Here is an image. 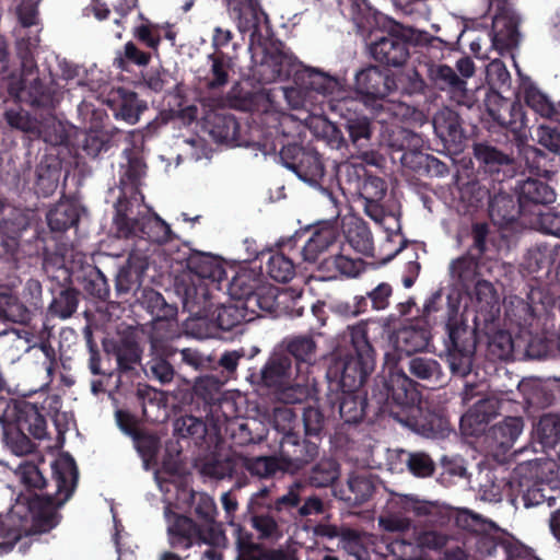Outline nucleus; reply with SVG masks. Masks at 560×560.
I'll return each instance as SVG.
<instances>
[{
  "label": "nucleus",
  "instance_id": "8",
  "mask_svg": "<svg viewBox=\"0 0 560 560\" xmlns=\"http://www.w3.org/2000/svg\"><path fill=\"white\" fill-rule=\"evenodd\" d=\"M457 526L471 532L469 545L475 548V553L480 557H491L498 549L509 547L502 541V532L492 522L483 520L480 515L468 510H460L455 515Z\"/></svg>",
  "mask_w": 560,
  "mask_h": 560
},
{
  "label": "nucleus",
  "instance_id": "28",
  "mask_svg": "<svg viewBox=\"0 0 560 560\" xmlns=\"http://www.w3.org/2000/svg\"><path fill=\"white\" fill-rule=\"evenodd\" d=\"M471 303L477 313L492 316L499 306V294L491 282L479 280L471 293Z\"/></svg>",
  "mask_w": 560,
  "mask_h": 560
},
{
  "label": "nucleus",
  "instance_id": "5",
  "mask_svg": "<svg viewBox=\"0 0 560 560\" xmlns=\"http://www.w3.org/2000/svg\"><path fill=\"white\" fill-rule=\"evenodd\" d=\"M377 322H361L349 327L353 354L336 363L340 370V382L348 390L360 387L375 368V352L371 346L372 332L381 330Z\"/></svg>",
  "mask_w": 560,
  "mask_h": 560
},
{
  "label": "nucleus",
  "instance_id": "55",
  "mask_svg": "<svg viewBox=\"0 0 560 560\" xmlns=\"http://www.w3.org/2000/svg\"><path fill=\"white\" fill-rule=\"evenodd\" d=\"M252 524L264 538H277L280 535L277 522L269 515L254 516Z\"/></svg>",
  "mask_w": 560,
  "mask_h": 560
},
{
  "label": "nucleus",
  "instance_id": "49",
  "mask_svg": "<svg viewBox=\"0 0 560 560\" xmlns=\"http://www.w3.org/2000/svg\"><path fill=\"white\" fill-rule=\"evenodd\" d=\"M490 352L501 359H509L513 353V340L511 334L505 330L495 331L489 341Z\"/></svg>",
  "mask_w": 560,
  "mask_h": 560
},
{
  "label": "nucleus",
  "instance_id": "9",
  "mask_svg": "<svg viewBox=\"0 0 560 560\" xmlns=\"http://www.w3.org/2000/svg\"><path fill=\"white\" fill-rule=\"evenodd\" d=\"M398 512H412L418 516L432 515L439 512L435 502L419 499L413 494L394 493L387 502V511L377 522L382 529L390 533H401L410 527V520Z\"/></svg>",
  "mask_w": 560,
  "mask_h": 560
},
{
  "label": "nucleus",
  "instance_id": "37",
  "mask_svg": "<svg viewBox=\"0 0 560 560\" xmlns=\"http://www.w3.org/2000/svg\"><path fill=\"white\" fill-rule=\"evenodd\" d=\"M110 138L112 136L107 130L95 125L85 132L82 148L88 155L95 158L108 149Z\"/></svg>",
  "mask_w": 560,
  "mask_h": 560
},
{
  "label": "nucleus",
  "instance_id": "42",
  "mask_svg": "<svg viewBox=\"0 0 560 560\" xmlns=\"http://www.w3.org/2000/svg\"><path fill=\"white\" fill-rule=\"evenodd\" d=\"M525 102L541 117L550 118L556 113V107L552 102L535 86L526 89Z\"/></svg>",
  "mask_w": 560,
  "mask_h": 560
},
{
  "label": "nucleus",
  "instance_id": "46",
  "mask_svg": "<svg viewBox=\"0 0 560 560\" xmlns=\"http://www.w3.org/2000/svg\"><path fill=\"white\" fill-rule=\"evenodd\" d=\"M116 421L122 432H125L128 435H131L135 439L136 446L140 452L142 451L143 445L148 443V452L143 454V456H149L154 452L155 441L153 439H144L137 436L136 430L133 429L132 418L128 413L121 410L116 411Z\"/></svg>",
  "mask_w": 560,
  "mask_h": 560
},
{
  "label": "nucleus",
  "instance_id": "36",
  "mask_svg": "<svg viewBox=\"0 0 560 560\" xmlns=\"http://www.w3.org/2000/svg\"><path fill=\"white\" fill-rule=\"evenodd\" d=\"M366 540L365 535L351 529H343L340 533L341 548L354 560H368Z\"/></svg>",
  "mask_w": 560,
  "mask_h": 560
},
{
  "label": "nucleus",
  "instance_id": "4",
  "mask_svg": "<svg viewBox=\"0 0 560 560\" xmlns=\"http://www.w3.org/2000/svg\"><path fill=\"white\" fill-rule=\"evenodd\" d=\"M262 383L284 404L304 401L313 387L308 371L293 365L289 355L273 354L261 370Z\"/></svg>",
  "mask_w": 560,
  "mask_h": 560
},
{
  "label": "nucleus",
  "instance_id": "61",
  "mask_svg": "<svg viewBox=\"0 0 560 560\" xmlns=\"http://www.w3.org/2000/svg\"><path fill=\"white\" fill-rule=\"evenodd\" d=\"M392 295V288L387 283L378 284L374 290L369 293L373 308L381 311L387 307L389 298Z\"/></svg>",
  "mask_w": 560,
  "mask_h": 560
},
{
  "label": "nucleus",
  "instance_id": "24",
  "mask_svg": "<svg viewBox=\"0 0 560 560\" xmlns=\"http://www.w3.org/2000/svg\"><path fill=\"white\" fill-rule=\"evenodd\" d=\"M80 215L79 205L69 199L59 201L47 214L52 231H65L74 225Z\"/></svg>",
  "mask_w": 560,
  "mask_h": 560
},
{
  "label": "nucleus",
  "instance_id": "38",
  "mask_svg": "<svg viewBox=\"0 0 560 560\" xmlns=\"http://www.w3.org/2000/svg\"><path fill=\"white\" fill-rule=\"evenodd\" d=\"M268 273L279 282H288L295 275L293 261L282 253H273L268 259Z\"/></svg>",
  "mask_w": 560,
  "mask_h": 560
},
{
  "label": "nucleus",
  "instance_id": "34",
  "mask_svg": "<svg viewBox=\"0 0 560 560\" xmlns=\"http://www.w3.org/2000/svg\"><path fill=\"white\" fill-rule=\"evenodd\" d=\"M535 435L544 447H555L560 442V417L542 416L535 427Z\"/></svg>",
  "mask_w": 560,
  "mask_h": 560
},
{
  "label": "nucleus",
  "instance_id": "35",
  "mask_svg": "<svg viewBox=\"0 0 560 560\" xmlns=\"http://www.w3.org/2000/svg\"><path fill=\"white\" fill-rule=\"evenodd\" d=\"M288 350L298 363L310 372L311 365L315 362L316 343L311 337H296L288 345Z\"/></svg>",
  "mask_w": 560,
  "mask_h": 560
},
{
  "label": "nucleus",
  "instance_id": "19",
  "mask_svg": "<svg viewBox=\"0 0 560 560\" xmlns=\"http://www.w3.org/2000/svg\"><path fill=\"white\" fill-rule=\"evenodd\" d=\"M345 236L347 244L355 252L365 256L373 255L374 246L371 232L360 219L351 217L345 221Z\"/></svg>",
  "mask_w": 560,
  "mask_h": 560
},
{
  "label": "nucleus",
  "instance_id": "26",
  "mask_svg": "<svg viewBox=\"0 0 560 560\" xmlns=\"http://www.w3.org/2000/svg\"><path fill=\"white\" fill-rule=\"evenodd\" d=\"M555 198V191L548 185L537 179L528 178L518 187V199L523 208L528 202L535 205L551 203Z\"/></svg>",
  "mask_w": 560,
  "mask_h": 560
},
{
  "label": "nucleus",
  "instance_id": "17",
  "mask_svg": "<svg viewBox=\"0 0 560 560\" xmlns=\"http://www.w3.org/2000/svg\"><path fill=\"white\" fill-rule=\"evenodd\" d=\"M446 328L448 330L450 339L453 343V347L448 349L446 355L450 370L454 375L464 377L471 371L472 350L468 348H459L457 343L459 328L455 327V324L453 323V318L451 316L446 324Z\"/></svg>",
  "mask_w": 560,
  "mask_h": 560
},
{
  "label": "nucleus",
  "instance_id": "54",
  "mask_svg": "<svg viewBox=\"0 0 560 560\" xmlns=\"http://www.w3.org/2000/svg\"><path fill=\"white\" fill-rule=\"evenodd\" d=\"M539 144L560 155V133L546 126H539L536 132Z\"/></svg>",
  "mask_w": 560,
  "mask_h": 560
},
{
  "label": "nucleus",
  "instance_id": "47",
  "mask_svg": "<svg viewBox=\"0 0 560 560\" xmlns=\"http://www.w3.org/2000/svg\"><path fill=\"white\" fill-rule=\"evenodd\" d=\"M477 260L471 256H464L451 264V275L453 278L466 284L472 281L477 273Z\"/></svg>",
  "mask_w": 560,
  "mask_h": 560
},
{
  "label": "nucleus",
  "instance_id": "13",
  "mask_svg": "<svg viewBox=\"0 0 560 560\" xmlns=\"http://www.w3.org/2000/svg\"><path fill=\"white\" fill-rule=\"evenodd\" d=\"M544 466H546V463L538 460L524 463L518 466L517 474L520 476L529 474L530 476L538 477V474L544 469ZM520 487L523 491L522 498L526 508L539 505L547 499L546 488L541 480L532 482L527 477H524L520 480Z\"/></svg>",
  "mask_w": 560,
  "mask_h": 560
},
{
  "label": "nucleus",
  "instance_id": "6",
  "mask_svg": "<svg viewBox=\"0 0 560 560\" xmlns=\"http://www.w3.org/2000/svg\"><path fill=\"white\" fill-rule=\"evenodd\" d=\"M170 513V506L167 505L165 516L168 523L167 532L172 547L187 549L195 544L205 542L210 547L203 552L202 560H222V553L218 548L225 545L226 538L220 528L211 526L208 534L205 535L190 518L185 516L172 517Z\"/></svg>",
  "mask_w": 560,
  "mask_h": 560
},
{
  "label": "nucleus",
  "instance_id": "33",
  "mask_svg": "<svg viewBox=\"0 0 560 560\" xmlns=\"http://www.w3.org/2000/svg\"><path fill=\"white\" fill-rule=\"evenodd\" d=\"M7 124L16 130L36 136L40 131V121L24 108L15 105L4 112Z\"/></svg>",
  "mask_w": 560,
  "mask_h": 560
},
{
  "label": "nucleus",
  "instance_id": "25",
  "mask_svg": "<svg viewBox=\"0 0 560 560\" xmlns=\"http://www.w3.org/2000/svg\"><path fill=\"white\" fill-rule=\"evenodd\" d=\"M335 238V230L330 226H324L315 231L303 247L304 260L319 265L323 260L320 256L332 245Z\"/></svg>",
  "mask_w": 560,
  "mask_h": 560
},
{
  "label": "nucleus",
  "instance_id": "20",
  "mask_svg": "<svg viewBox=\"0 0 560 560\" xmlns=\"http://www.w3.org/2000/svg\"><path fill=\"white\" fill-rule=\"evenodd\" d=\"M386 388L388 397L399 406H407L416 400L413 383L401 370L390 371Z\"/></svg>",
  "mask_w": 560,
  "mask_h": 560
},
{
  "label": "nucleus",
  "instance_id": "14",
  "mask_svg": "<svg viewBox=\"0 0 560 560\" xmlns=\"http://www.w3.org/2000/svg\"><path fill=\"white\" fill-rule=\"evenodd\" d=\"M518 20L510 12L497 14L492 21V46L500 52L517 46L520 34Z\"/></svg>",
  "mask_w": 560,
  "mask_h": 560
},
{
  "label": "nucleus",
  "instance_id": "30",
  "mask_svg": "<svg viewBox=\"0 0 560 560\" xmlns=\"http://www.w3.org/2000/svg\"><path fill=\"white\" fill-rule=\"evenodd\" d=\"M500 409H503V402L497 397L481 399L462 418V427L488 422Z\"/></svg>",
  "mask_w": 560,
  "mask_h": 560
},
{
  "label": "nucleus",
  "instance_id": "18",
  "mask_svg": "<svg viewBox=\"0 0 560 560\" xmlns=\"http://www.w3.org/2000/svg\"><path fill=\"white\" fill-rule=\"evenodd\" d=\"M323 272V279H337L339 276L354 278L363 270V261L353 259L346 254L325 257L317 267Z\"/></svg>",
  "mask_w": 560,
  "mask_h": 560
},
{
  "label": "nucleus",
  "instance_id": "44",
  "mask_svg": "<svg viewBox=\"0 0 560 560\" xmlns=\"http://www.w3.org/2000/svg\"><path fill=\"white\" fill-rule=\"evenodd\" d=\"M272 419L275 429L282 432L288 442L295 443V441L292 440V435L295 424L298 423V418L292 409L288 407L276 408Z\"/></svg>",
  "mask_w": 560,
  "mask_h": 560
},
{
  "label": "nucleus",
  "instance_id": "51",
  "mask_svg": "<svg viewBox=\"0 0 560 560\" xmlns=\"http://www.w3.org/2000/svg\"><path fill=\"white\" fill-rule=\"evenodd\" d=\"M20 298L31 314H33L35 310H38L42 305V284L39 281L28 279L20 293Z\"/></svg>",
  "mask_w": 560,
  "mask_h": 560
},
{
  "label": "nucleus",
  "instance_id": "2",
  "mask_svg": "<svg viewBox=\"0 0 560 560\" xmlns=\"http://www.w3.org/2000/svg\"><path fill=\"white\" fill-rule=\"evenodd\" d=\"M0 424L5 444L16 455L31 451L28 435L38 440L47 435L45 418L35 405L25 400L0 397Z\"/></svg>",
  "mask_w": 560,
  "mask_h": 560
},
{
  "label": "nucleus",
  "instance_id": "16",
  "mask_svg": "<svg viewBox=\"0 0 560 560\" xmlns=\"http://www.w3.org/2000/svg\"><path fill=\"white\" fill-rule=\"evenodd\" d=\"M373 58L381 63L398 67L405 63L408 57L407 45L394 36L382 37L370 47Z\"/></svg>",
  "mask_w": 560,
  "mask_h": 560
},
{
  "label": "nucleus",
  "instance_id": "22",
  "mask_svg": "<svg viewBox=\"0 0 560 560\" xmlns=\"http://www.w3.org/2000/svg\"><path fill=\"white\" fill-rule=\"evenodd\" d=\"M231 15L237 21L240 32L245 33L256 27L260 9L257 0H228Z\"/></svg>",
  "mask_w": 560,
  "mask_h": 560
},
{
  "label": "nucleus",
  "instance_id": "12",
  "mask_svg": "<svg viewBox=\"0 0 560 560\" xmlns=\"http://www.w3.org/2000/svg\"><path fill=\"white\" fill-rule=\"evenodd\" d=\"M394 89V80L376 67L363 69L355 75V91L366 104L385 98Z\"/></svg>",
  "mask_w": 560,
  "mask_h": 560
},
{
  "label": "nucleus",
  "instance_id": "39",
  "mask_svg": "<svg viewBox=\"0 0 560 560\" xmlns=\"http://www.w3.org/2000/svg\"><path fill=\"white\" fill-rule=\"evenodd\" d=\"M0 343H11L18 352H28L39 343V338L28 329H12L0 336Z\"/></svg>",
  "mask_w": 560,
  "mask_h": 560
},
{
  "label": "nucleus",
  "instance_id": "59",
  "mask_svg": "<svg viewBox=\"0 0 560 560\" xmlns=\"http://www.w3.org/2000/svg\"><path fill=\"white\" fill-rule=\"evenodd\" d=\"M475 155L479 161L486 164H502L508 161V158L500 151L483 144H478L475 147Z\"/></svg>",
  "mask_w": 560,
  "mask_h": 560
},
{
  "label": "nucleus",
  "instance_id": "53",
  "mask_svg": "<svg viewBox=\"0 0 560 560\" xmlns=\"http://www.w3.org/2000/svg\"><path fill=\"white\" fill-rule=\"evenodd\" d=\"M246 468L258 477H268L276 472L278 463L273 457H256L246 462Z\"/></svg>",
  "mask_w": 560,
  "mask_h": 560
},
{
  "label": "nucleus",
  "instance_id": "11",
  "mask_svg": "<svg viewBox=\"0 0 560 560\" xmlns=\"http://www.w3.org/2000/svg\"><path fill=\"white\" fill-rule=\"evenodd\" d=\"M256 316V311L243 301H234L230 304L218 307L211 315V324L206 331H198L195 335L198 338H208L215 335L214 329L230 330L242 322H252Z\"/></svg>",
  "mask_w": 560,
  "mask_h": 560
},
{
  "label": "nucleus",
  "instance_id": "40",
  "mask_svg": "<svg viewBox=\"0 0 560 560\" xmlns=\"http://www.w3.org/2000/svg\"><path fill=\"white\" fill-rule=\"evenodd\" d=\"M408 366L413 376L424 381H439L442 374L439 362L431 358L415 357Z\"/></svg>",
  "mask_w": 560,
  "mask_h": 560
},
{
  "label": "nucleus",
  "instance_id": "45",
  "mask_svg": "<svg viewBox=\"0 0 560 560\" xmlns=\"http://www.w3.org/2000/svg\"><path fill=\"white\" fill-rule=\"evenodd\" d=\"M78 307V294L74 290H63L60 294L55 298L50 305V311L52 314L59 316L60 318L70 317Z\"/></svg>",
  "mask_w": 560,
  "mask_h": 560
},
{
  "label": "nucleus",
  "instance_id": "63",
  "mask_svg": "<svg viewBox=\"0 0 560 560\" xmlns=\"http://www.w3.org/2000/svg\"><path fill=\"white\" fill-rule=\"evenodd\" d=\"M150 371L161 383H170L174 376L173 368L163 359H153L150 362Z\"/></svg>",
  "mask_w": 560,
  "mask_h": 560
},
{
  "label": "nucleus",
  "instance_id": "64",
  "mask_svg": "<svg viewBox=\"0 0 560 560\" xmlns=\"http://www.w3.org/2000/svg\"><path fill=\"white\" fill-rule=\"evenodd\" d=\"M538 225L546 233L555 234L560 236V215L547 212H537Z\"/></svg>",
  "mask_w": 560,
  "mask_h": 560
},
{
  "label": "nucleus",
  "instance_id": "52",
  "mask_svg": "<svg viewBox=\"0 0 560 560\" xmlns=\"http://www.w3.org/2000/svg\"><path fill=\"white\" fill-rule=\"evenodd\" d=\"M191 499L196 513L207 522H212L217 514L214 500L210 495L202 492L192 493Z\"/></svg>",
  "mask_w": 560,
  "mask_h": 560
},
{
  "label": "nucleus",
  "instance_id": "43",
  "mask_svg": "<svg viewBox=\"0 0 560 560\" xmlns=\"http://www.w3.org/2000/svg\"><path fill=\"white\" fill-rule=\"evenodd\" d=\"M114 354L116 357L119 368L128 370L140 361V350L138 345L130 339H122L115 348Z\"/></svg>",
  "mask_w": 560,
  "mask_h": 560
},
{
  "label": "nucleus",
  "instance_id": "27",
  "mask_svg": "<svg viewBox=\"0 0 560 560\" xmlns=\"http://www.w3.org/2000/svg\"><path fill=\"white\" fill-rule=\"evenodd\" d=\"M523 430L524 422L521 417H506L492 428V438L498 446L505 452L514 445Z\"/></svg>",
  "mask_w": 560,
  "mask_h": 560
},
{
  "label": "nucleus",
  "instance_id": "32",
  "mask_svg": "<svg viewBox=\"0 0 560 560\" xmlns=\"http://www.w3.org/2000/svg\"><path fill=\"white\" fill-rule=\"evenodd\" d=\"M237 557L236 560H275L273 556L254 542L252 534L235 527Z\"/></svg>",
  "mask_w": 560,
  "mask_h": 560
},
{
  "label": "nucleus",
  "instance_id": "57",
  "mask_svg": "<svg viewBox=\"0 0 560 560\" xmlns=\"http://www.w3.org/2000/svg\"><path fill=\"white\" fill-rule=\"evenodd\" d=\"M419 545L432 550H444L452 541L447 536L435 530L424 532L419 536Z\"/></svg>",
  "mask_w": 560,
  "mask_h": 560
},
{
  "label": "nucleus",
  "instance_id": "15",
  "mask_svg": "<svg viewBox=\"0 0 560 560\" xmlns=\"http://www.w3.org/2000/svg\"><path fill=\"white\" fill-rule=\"evenodd\" d=\"M106 102L113 109L114 116L129 125L138 122L144 108L133 92L124 89L113 91Z\"/></svg>",
  "mask_w": 560,
  "mask_h": 560
},
{
  "label": "nucleus",
  "instance_id": "62",
  "mask_svg": "<svg viewBox=\"0 0 560 560\" xmlns=\"http://www.w3.org/2000/svg\"><path fill=\"white\" fill-rule=\"evenodd\" d=\"M218 126L210 130V133L219 141L228 139L235 130L236 122L231 116L215 117Z\"/></svg>",
  "mask_w": 560,
  "mask_h": 560
},
{
  "label": "nucleus",
  "instance_id": "56",
  "mask_svg": "<svg viewBox=\"0 0 560 560\" xmlns=\"http://www.w3.org/2000/svg\"><path fill=\"white\" fill-rule=\"evenodd\" d=\"M303 422L305 433L307 435H316L320 432L324 425V417L318 408L307 407L303 413Z\"/></svg>",
  "mask_w": 560,
  "mask_h": 560
},
{
  "label": "nucleus",
  "instance_id": "60",
  "mask_svg": "<svg viewBox=\"0 0 560 560\" xmlns=\"http://www.w3.org/2000/svg\"><path fill=\"white\" fill-rule=\"evenodd\" d=\"M487 77L492 84H505L510 79V73L505 65L495 59L488 65Z\"/></svg>",
  "mask_w": 560,
  "mask_h": 560
},
{
  "label": "nucleus",
  "instance_id": "10",
  "mask_svg": "<svg viewBox=\"0 0 560 560\" xmlns=\"http://www.w3.org/2000/svg\"><path fill=\"white\" fill-rule=\"evenodd\" d=\"M259 283V275L255 270L242 268L231 280L229 294L232 300L246 303L250 311L270 312L275 307L276 289L270 287L257 291Z\"/></svg>",
  "mask_w": 560,
  "mask_h": 560
},
{
  "label": "nucleus",
  "instance_id": "7",
  "mask_svg": "<svg viewBox=\"0 0 560 560\" xmlns=\"http://www.w3.org/2000/svg\"><path fill=\"white\" fill-rule=\"evenodd\" d=\"M225 276L222 262L210 255L194 256L188 260V271L185 279L188 281L185 294L187 299L197 303L206 302L211 289L217 288Z\"/></svg>",
  "mask_w": 560,
  "mask_h": 560
},
{
  "label": "nucleus",
  "instance_id": "23",
  "mask_svg": "<svg viewBox=\"0 0 560 560\" xmlns=\"http://www.w3.org/2000/svg\"><path fill=\"white\" fill-rule=\"evenodd\" d=\"M284 166L311 186L318 185L324 176L323 163L315 152H303L300 164L284 163Z\"/></svg>",
  "mask_w": 560,
  "mask_h": 560
},
{
  "label": "nucleus",
  "instance_id": "29",
  "mask_svg": "<svg viewBox=\"0 0 560 560\" xmlns=\"http://www.w3.org/2000/svg\"><path fill=\"white\" fill-rule=\"evenodd\" d=\"M0 316L14 323L25 324L31 319V312L20 295L10 291L0 292Z\"/></svg>",
  "mask_w": 560,
  "mask_h": 560
},
{
  "label": "nucleus",
  "instance_id": "3",
  "mask_svg": "<svg viewBox=\"0 0 560 560\" xmlns=\"http://www.w3.org/2000/svg\"><path fill=\"white\" fill-rule=\"evenodd\" d=\"M143 197L135 192L130 200L119 199L114 224L118 236L139 237L163 244L172 238L170 225L149 208L142 207Z\"/></svg>",
  "mask_w": 560,
  "mask_h": 560
},
{
  "label": "nucleus",
  "instance_id": "31",
  "mask_svg": "<svg viewBox=\"0 0 560 560\" xmlns=\"http://www.w3.org/2000/svg\"><path fill=\"white\" fill-rule=\"evenodd\" d=\"M429 75L441 90L459 93L466 91V81L460 79L450 66L432 65L429 68Z\"/></svg>",
  "mask_w": 560,
  "mask_h": 560
},
{
  "label": "nucleus",
  "instance_id": "48",
  "mask_svg": "<svg viewBox=\"0 0 560 560\" xmlns=\"http://www.w3.org/2000/svg\"><path fill=\"white\" fill-rule=\"evenodd\" d=\"M36 136L54 145L61 144L67 139L65 126L54 117L40 121V131Z\"/></svg>",
  "mask_w": 560,
  "mask_h": 560
},
{
  "label": "nucleus",
  "instance_id": "50",
  "mask_svg": "<svg viewBox=\"0 0 560 560\" xmlns=\"http://www.w3.org/2000/svg\"><path fill=\"white\" fill-rule=\"evenodd\" d=\"M411 474L418 478H425L433 474L434 463L424 453H411L407 462Z\"/></svg>",
  "mask_w": 560,
  "mask_h": 560
},
{
  "label": "nucleus",
  "instance_id": "41",
  "mask_svg": "<svg viewBox=\"0 0 560 560\" xmlns=\"http://www.w3.org/2000/svg\"><path fill=\"white\" fill-rule=\"evenodd\" d=\"M386 194V185L382 178L370 176L362 184L361 195L365 201V211L372 215L370 208H376V202L381 201Z\"/></svg>",
  "mask_w": 560,
  "mask_h": 560
},
{
  "label": "nucleus",
  "instance_id": "21",
  "mask_svg": "<svg viewBox=\"0 0 560 560\" xmlns=\"http://www.w3.org/2000/svg\"><path fill=\"white\" fill-rule=\"evenodd\" d=\"M430 340V332L424 327L405 326L397 331L396 348L406 354L423 351Z\"/></svg>",
  "mask_w": 560,
  "mask_h": 560
},
{
  "label": "nucleus",
  "instance_id": "58",
  "mask_svg": "<svg viewBox=\"0 0 560 560\" xmlns=\"http://www.w3.org/2000/svg\"><path fill=\"white\" fill-rule=\"evenodd\" d=\"M20 477L22 482L30 488H42L45 485V479L42 472L33 464L21 466Z\"/></svg>",
  "mask_w": 560,
  "mask_h": 560
},
{
  "label": "nucleus",
  "instance_id": "1",
  "mask_svg": "<svg viewBox=\"0 0 560 560\" xmlns=\"http://www.w3.org/2000/svg\"><path fill=\"white\" fill-rule=\"evenodd\" d=\"M261 52L262 57L257 71L265 83L287 80L294 74L304 88L323 95L335 96L341 88L336 78L317 69L303 68L281 44H272Z\"/></svg>",
  "mask_w": 560,
  "mask_h": 560
}]
</instances>
